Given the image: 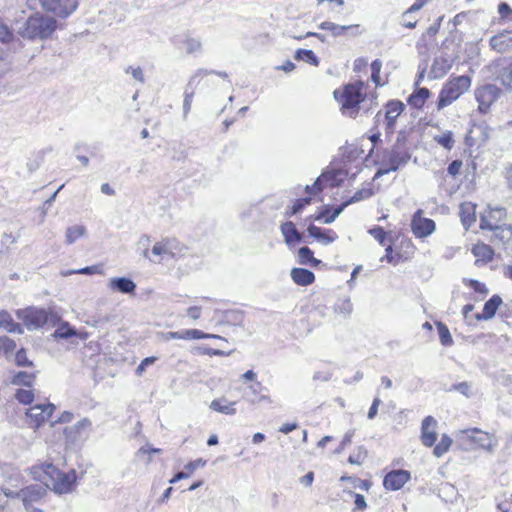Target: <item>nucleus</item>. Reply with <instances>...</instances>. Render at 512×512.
Segmentation results:
<instances>
[{
    "mask_svg": "<svg viewBox=\"0 0 512 512\" xmlns=\"http://www.w3.org/2000/svg\"><path fill=\"white\" fill-rule=\"evenodd\" d=\"M57 22L54 18L40 14L30 15L21 25L17 26V33L29 40L47 39L56 30Z\"/></svg>",
    "mask_w": 512,
    "mask_h": 512,
    "instance_id": "obj_1",
    "label": "nucleus"
},
{
    "mask_svg": "<svg viewBox=\"0 0 512 512\" xmlns=\"http://www.w3.org/2000/svg\"><path fill=\"white\" fill-rule=\"evenodd\" d=\"M364 82L357 81L344 86L342 91L335 90L333 95L341 103L343 114L351 118L358 114L359 104L364 101Z\"/></svg>",
    "mask_w": 512,
    "mask_h": 512,
    "instance_id": "obj_2",
    "label": "nucleus"
},
{
    "mask_svg": "<svg viewBox=\"0 0 512 512\" xmlns=\"http://www.w3.org/2000/svg\"><path fill=\"white\" fill-rule=\"evenodd\" d=\"M40 470H42L45 475L49 476L51 481L49 484L52 485L53 490L57 494H65L72 490L76 480L75 471L64 473L59 471L53 464H45L41 467H32L30 473L37 479L40 478Z\"/></svg>",
    "mask_w": 512,
    "mask_h": 512,
    "instance_id": "obj_3",
    "label": "nucleus"
},
{
    "mask_svg": "<svg viewBox=\"0 0 512 512\" xmlns=\"http://www.w3.org/2000/svg\"><path fill=\"white\" fill-rule=\"evenodd\" d=\"M16 316L23 321L29 331L38 330L46 324L56 326L60 321V318L54 312L37 307L18 309Z\"/></svg>",
    "mask_w": 512,
    "mask_h": 512,
    "instance_id": "obj_4",
    "label": "nucleus"
},
{
    "mask_svg": "<svg viewBox=\"0 0 512 512\" xmlns=\"http://www.w3.org/2000/svg\"><path fill=\"white\" fill-rule=\"evenodd\" d=\"M471 86V78L461 75L450 79L441 89L438 95L437 108L441 110L452 104Z\"/></svg>",
    "mask_w": 512,
    "mask_h": 512,
    "instance_id": "obj_5",
    "label": "nucleus"
},
{
    "mask_svg": "<svg viewBox=\"0 0 512 512\" xmlns=\"http://www.w3.org/2000/svg\"><path fill=\"white\" fill-rule=\"evenodd\" d=\"M50 487L49 483H36L26 486L20 490H13L8 487H3V494L8 498L20 499L23 506L31 505L39 502L46 494L47 488Z\"/></svg>",
    "mask_w": 512,
    "mask_h": 512,
    "instance_id": "obj_6",
    "label": "nucleus"
},
{
    "mask_svg": "<svg viewBox=\"0 0 512 512\" xmlns=\"http://www.w3.org/2000/svg\"><path fill=\"white\" fill-rule=\"evenodd\" d=\"M36 3L53 14L65 18L78 7V0H27L29 8L34 9Z\"/></svg>",
    "mask_w": 512,
    "mask_h": 512,
    "instance_id": "obj_7",
    "label": "nucleus"
},
{
    "mask_svg": "<svg viewBox=\"0 0 512 512\" xmlns=\"http://www.w3.org/2000/svg\"><path fill=\"white\" fill-rule=\"evenodd\" d=\"M410 160L408 152H401L398 149H392L383 159L382 167L375 173L374 179H377L390 172L397 171L400 167L406 165Z\"/></svg>",
    "mask_w": 512,
    "mask_h": 512,
    "instance_id": "obj_8",
    "label": "nucleus"
},
{
    "mask_svg": "<svg viewBox=\"0 0 512 512\" xmlns=\"http://www.w3.org/2000/svg\"><path fill=\"white\" fill-rule=\"evenodd\" d=\"M507 212L506 209L503 207H495L490 208L488 211H486L480 219V228L483 231H486L487 233L491 231H495L499 227L502 226V224H506Z\"/></svg>",
    "mask_w": 512,
    "mask_h": 512,
    "instance_id": "obj_9",
    "label": "nucleus"
},
{
    "mask_svg": "<svg viewBox=\"0 0 512 512\" xmlns=\"http://www.w3.org/2000/svg\"><path fill=\"white\" fill-rule=\"evenodd\" d=\"M423 211L418 209L411 219V230L417 238H426L436 230L435 222L422 216Z\"/></svg>",
    "mask_w": 512,
    "mask_h": 512,
    "instance_id": "obj_10",
    "label": "nucleus"
},
{
    "mask_svg": "<svg viewBox=\"0 0 512 512\" xmlns=\"http://www.w3.org/2000/svg\"><path fill=\"white\" fill-rule=\"evenodd\" d=\"M489 240L498 246H502L507 254H512V226L502 224L495 231L486 234Z\"/></svg>",
    "mask_w": 512,
    "mask_h": 512,
    "instance_id": "obj_11",
    "label": "nucleus"
},
{
    "mask_svg": "<svg viewBox=\"0 0 512 512\" xmlns=\"http://www.w3.org/2000/svg\"><path fill=\"white\" fill-rule=\"evenodd\" d=\"M475 97L478 102V109L481 113H486L491 104L496 100V87L485 85L475 91Z\"/></svg>",
    "mask_w": 512,
    "mask_h": 512,
    "instance_id": "obj_12",
    "label": "nucleus"
},
{
    "mask_svg": "<svg viewBox=\"0 0 512 512\" xmlns=\"http://www.w3.org/2000/svg\"><path fill=\"white\" fill-rule=\"evenodd\" d=\"M410 479V472L407 470L399 469L389 472L383 480V485L388 490L401 489Z\"/></svg>",
    "mask_w": 512,
    "mask_h": 512,
    "instance_id": "obj_13",
    "label": "nucleus"
},
{
    "mask_svg": "<svg viewBox=\"0 0 512 512\" xmlns=\"http://www.w3.org/2000/svg\"><path fill=\"white\" fill-rule=\"evenodd\" d=\"M55 409V406L51 403L47 404H36L31 406L26 415L34 421L36 427H38L41 423L47 421L52 416V413Z\"/></svg>",
    "mask_w": 512,
    "mask_h": 512,
    "instance_id": "obj_14",
    "label": "nucleus"
},
{
    "mask_svg": "<svg viewBox=\"0 0 512 512\" xmlns=\"http://www.w3.org/2000/svg\"><path fill=\"white\" fill-rule=\"evenodd\" d=\"M436 426H437V421L432 416H427L422 421L421 440H422V443L427 447L433 446L434 443L436 442V439H437Z\"/></svg>",
    "mask_w": 512,
    "mask_h": 512,
    "instance_id": "obj_15",
    "label": "nucleus"
},
{
    "mask_svg": "<svg viewBox=\"0 0 512 512\" xmlns=\"http://www.w3.org/2000/svg\"><path fill=\"white\" fill-rule=\"evenodd\" d=\"M489 45L497 53L512 51V31H503L494 35L490 38Z\"/></svg>",
    "mask_w": 512,
    "mask_h": 512,
    "instance_id": "obj_16",
    "label": "nucleus"
},
{
    "mask_svg": "<svg viewBox=\"0 0 512 512\" xmlns=\"http://www.w3.org/2000/svg\"><path fill=\"white\" fill-rule=\"evenodd\" d=\"M107 286L110 290L123 294H132L136 289V284L128 277H113Z\"/></svg>",
    "mask_w": 512,
    "mask_h": 512,
    "instance_id": "obj_17",
    "label": "nucleus"
},
{
    "mask_svg": "<svg viewBox=\"0 0 512 512\" xmlns=\"http://www.w3.org/2000/svg\"><path fill=\"white\" fill-rule=\"evenodd\" d=\"M405 105L401 101H389L386 105L385 119L387 128L391 131L395 127L397 118L401 115Z\"/></svg>",
    "mask_w": 512,
    "mask_h": 512,
    "instance_id": "obj_18",
    "label": "nucleus"
},
{
    "mask_svg": "<svg viewBox=\"0 0 512 512\" xmlns=\"http://www.w3.org/2000/svg\"><path fill=\"white\" fill-rule=\"evenodd\" d=\"M502 302V298L499 295H493L485 302L482 313L475 315L476 320L481 321L492 319Z\"/></svg>",
    "mask_w": 512,
    "mask_h": 512,
    "instance_id": "obj_19",
    "label": "nucleus"
},
{
    "mask_svg": "<svg viewBox=\"0 0 512 512\" xmlns=\"http://www.w3.org/2000/svg\"><path fill=\"white\" fill-rule=\"evenodd\" d=\"M453 66V60L448 56H438L434 59L431 73L434 78L445 76Z\"/></svg>",
    "mask_w": 512,
    "mask_h": 512,
    "instance_id": "obj_20",
    "label": "nucleus"
},
{
    "mask_svg": "<svg viewBox=\"0 0 512 512\" xmlns=\"http://www.w3.org/2000/svg\"><path fill=\"white\" fill-rule=\"evenodd\" d=\"M307 232L310 237L315 238L317 241L324 245H329L338 238V236L332 230H322L315 225H310L307 228Z\"/></svg>",
    "mask_w": 512,
    "mask_h": 512,
    "instance_id": "obj_21",
    "label": "nucleus"
},
{
    "mask_svg": "<svg viewBox=\"0 0 512 512\" xmlns=\"http://www.w3.org/2000/svg\"><path fill=\"white\" fill-rule=\"evenodd\" d=\"M292 280L300 286H307L314 282L315 275L312 271L305 268H293L291 270Z\"/></svg>",
    "mask_w": 512,
    "mask_h": 512,
    "instance_id": "obj_22",
    "label": "nucleus"
},
{
    "mask_svg": "<svg viewBox=\"0 0 512 512\" xmlns=\"http://www.w3.org/2000/svg\"><path fill=\"white\" fill-rule=\"evenodd\" d=\"M459 214L466 230L476 221L475 206L472 203L461 204Z\"/></svg>",
    "mask_w": 512,
    "mask_h": 512,
    "instance_id": "obj_23",
    "label": "nucleus"
},
{
    "mask_svg": "<svg viewBox=\"0 0 512 512\" xmlns=\"http://www.w3.org/2000/svg\"><path fill=\"white\" fill-rule=\"evenodd\" d=\"M281 232L284 236L285 242L291 244L293 242H301L302 235L297 231L292 222H285L281 225Z\"/></svg>",
    "mask_w": 512,
    "mask_h": 512,
    "instance_id": "obj_24",
    "label": "nucleus"
},
{
    "mask_svg": "<svg viewBox=\"0 0 512 512\" xmlns=\"http://www.w3.org/2000/svg\"><path fill=\"white\" fill-rule=\"evenodd\" d=\"M235 404V402H228L225 398H220L214 399L210 404V408L225 415H234L236 413Z\"/></svg>",
    "mask_w": 512,
    "mask_h": 512,
    "instance_id": "obj_25",
    "label": "nucleus"
},
{
    "mask_svg": "<svg viewBox=\"0 0 512 512\" xmlns=\"http://www.w3.org/2000/svg\"><path fill=\"white\" fill-rule=\"evenodd\" d=\"M430 96V91L427 88H419L408 98V103L415 107L421 108Z\"/></svg>",
    "mask_w": 512,
    "mask_h": 512,
    "instance_id": "obj_26",
    "label": "nucleus"
},
{
    "mask_svg": "<svg viewBox=\"0 0 512 512\" xmlns=\"http://www.w3.org/2000/svg\"><path fill=\"white\" fill-rule=\"evenodd\" d=\"M86 233L87 229L83 225H74L68 227L65 232V242L67 245H71L79 238L84 237Z\"/></svg>",
    "mask_w": 512,
    "mask_h": 512,
    "instance_id": "obj_27",
    "label": "nucleus"
},
{
    "mask_svg": "<svg viewBox=\"0 0 512 512\" xmlns=\"http://www.w3.org/2000/svg\"><path fill=\"white\" fill-rule=\"evenodd\" d=\"M299 263L302 265H310L317 267L321 264V260L314 257L313 251L308 247H301L298 250Z\"/></svg>",
    "mask_w": 512,
    "mask_h": 512,
    "instance_id": "obj_28",
    "label": "nucleus"
},
{
    "mask_svg": "<svg viewBox=\"0 0 512 512\" xmlns=\"http://www.w3.org/2000/svg\"><path fill=\"white\" fill-rule=\"evenodd\" d=\"M23 480L20 471L11 465L10 471L7 473L6 479L4 480V485L10 489L18 488L23 484Z\"/></svg>",
    "mask_w": 512,
    "mask_h": 512,
    "instance_id": "obj_29",
    "label": "nucleus"
},
{
    "mask_svg": "<svg viewBox=\"0 0 512 512\" xmlns=\"http://www.w3.org/2000/svg\"><path fill=\"white\" fill-rule=\"evenodd\" d=\"M294 58L296 60H301V61H304L306 63H309V64H311L313 66H318L319 65L318 57L310 49H298V50H296V52L294 54Z\"/></svg>",
    "mask_w": 512,
    "mask_h": 512,
    "instance_id": "obj_30",
    "label": "nucleus"
},
{
    "mask_svg": "<svg viewBox=\"0 0 512 512\" xmlns=\"http://www.w3.org/2000/svg\"><path fill=\"white\" fill-rule=\"evenodd\" d=\"M358 27V25H338L333 22L325 21L319 25L322 30H329L333 36H340L350 28Z\"/></svg>",
    "mask_w": 512,
    "mask_h": 512,
    "instance_id": "obj_31",
    "label": "nucleus"
},
{
    "mask_svg": "<svg viewBox=\"0 0 512 512\" xmlns=\"http://www.w3.org/2000/svg\"><path fill=\"white\" fill-rule=\"evenodd\" d=\"M473 254L476 257L481 258L485 261H490L493 259L494 252L489 245L486 244H477L472 249Z\"/></svg>",
    "mask_w": 512,
    "mask_h": 512,
    "instance_id": "obj_32",
    "label": "nucleus"
},
{
    "mask_svg": "<svg viewBox=\"0 0 512 512\" xmlns=\"http://www.w3.org/2000/svg\"><path fill=\"white\" fill-rule=\"evenodd\" d=\"M34 378H35L34 374H31V373H28V372H25V371H20V372H17L13 376L12 384H14V385H24V386L31 387L32 383L34 381Z\"/></svg>",
    "mask_w": 512,
    "mask_h": 512,
    "instance_id": "obj_33",
    "label": "nucleus"
},
{
    "mask_svg": "<svg viewBox=\"0 0 512 512\" xmlns=\"http://www.w3.org/2000/svg\"><path fill=\"white\" fill-rule=\"evenodd\" d=\"M334 179H328L327 176L325 174H322L321 176H319L316 181L314 182L313 185H307L305 187V190L306 192L308 193H317V192H320L323 190L324 188V183L325 182H331L330 185L333 186L334 185Z\"/></svg>",
    "mask_w": 512,
    "mask_h": 512,
    "instance_id": "obj_34",
    "label": "nucleus"
},
{
    "mask_svg": "<svg viewBox=\"0 0 512 512\" xmlns=\"http://www.w3.org/2000/svg\"><path fill=\"white\" fill-rule=\"evenodd\" d=\"M434 141L447 150H451L455 142L452 131H446L441 135L434 136Z\"/></svg>",
    "mask_w": 512,
    "mask_h": 512,
    "instance_id": "obj_35",
    "label": "nucleus"
},
{
    "mask_svg": "<svg viewBox=\"0 0 512 512\" xmlns=\"http://www.w3.org/2000/svg\"><path fill=\"white\" fill-rule=\"evenodd\" d=\"M76 335V330L67 322L62 323L52 334L54 338L67 339Z\"/></svg>",
    "mask_w": 512,
    "mask_h": 512,
    "instance_id": "obj_36",
    "label": "nucleus"
},
{
    "mask_svg": "<svg viewBox=\"0 0 512 512\" xmlns=\"http://www.w3.org/2000/svg\"><path fill=\"white\" fill-rule=\"evenodd\" d=\"M451 444L452 439L448 435L443 434L440 442L434 447L433 454L436 457H441L449 450Z\"/></svg>",
    "mask_w": 512,
    "mask_h": 512,
    "instance_id": "obj_37",
    "label": "nucleus"
},
{
    "mask_svg": "<svg viewBox=\"0 0 512 512\" xmlns=\"http://www.w3.org/2000/svg\"><path fill=\"white\" fill-rule=\"evenodd\" d=\"M437 328L441 344L444 346H451L453 344V339L448 327L442 322H438Z\"/></svg>",
    "mask_w": 512,
    "mask_h": 512,
    "instance_id": "obj_38",
    "label": "nucleus"
},
{
    "mask_svg": "<svg viewBox=\"0 0 512 512\" xmlns=\"http://www.w3.org/2000/svg\"><path fill=\"white\" fill-rule=\"evenodd\" d=\"M373 195V191L372 189L370 188H363L357 192L354 193V195L349 198L348 200H346L345 202H343L346 207L349 206L350 204H353V203H356V202H359V201H362V200H365V199H368L370 198L371 196Z\"/></svg>",
    "mask_w": 512,
    "mask_h": 512,
    "instance_id": "obj_39",
    "label": "nucleus"
},
{
    "mask_svg": "<svg viewBox=\"0 0 512 512\" xmlns=\"http://www.w3.org/2000/svg\"><path fill=\"white\" fill-rule=\"evenodd\" d=\"M346 208V205L342 203L340 206L334 209L333 213L328 215L327 211H324L323 213L319 214L315 220H321L323 219V222L325 224H331L335 221V219L343 212V210Z\"/></svg>",
    "mask_w": 512,
    "mask_h": 512,
    "instance_id": "obj_40",
    "label": "nucleus"
},
{
    "mask_svg": "<svg viewBox=\"0 0 512 512\" xmlns=\"http://www.w3.org/2000/svg\"><path fill=\"white\" fill-rule=\"evenodd\" d=\"M499 79L504 87L512 90V62L501 70Z\"/></svg>",
    "mask_w": 512,
    "mask_h": 512,
    "instance_id": "obj_41",
    "label": "nucleus"
},
{
    "mask_svg": "<svg viewBox=\"0 0 512 512\" xmlns=\"http://www.w3.org/2000/svg\"><path fill=\"white\" fill-rule=\"evenodd\" d=\"M184 337H185V340L205 339V338H221L218 335L206 334V333H204V332H202L201 330H198V329H187V330H185Z\"/></svg>",
    "mask_w": 512,
    "mask_h": 512,
    "instance_id": "obj_42",
    "label": "nucleus"
},
{
    "mask_svg": "<svg viewBox=\"0 0 512 512\" xmlns=\"http://www.w3.org/2000/svg\"><path fill=\"white\" fill-rule=\"evenodd\" d=\"M15 398L22 404H31L34 398L32 390L29 389H18Z\"/></svg>",
    "mask_w": 512,
    "mask_h": 512,
    "instance_id": "obj_43",
    "label": "nucleus"
},
{
    "mask_svg": "<svg viewBox=\"0 0 512 512\" xmlns=\"http://www.w3.org/2000/svg\"><path fill=\"white\" fill-rule=\"evenodd\" d=\"M15 363L17 366H20V367L33 366V362L28 359L26 350L24 348H21L16 352Z\"/></svg>",
    "mask_w": 512,
    "mask_h": 512,
    "instance_id": "obj_44",
    "label": "nucleus"
},
{
    "mask_svg": "<svg viewBox=\"0 0 512 512\" xmlns=\"http://www.w3.org/2000/svg\"><path fill=\"white\" fill-rule=\"evenodd\" d=\"M463 282L466 285H468L471 288H473L475 292H478V293L483 294V295H487L489 293V290L486 287V285L484 283L479 282L478 280H475V279H469V280L464 279Z\"/></svg>",
    "mask_w": 512,
    "mask_h": 512,
    "instance_id": "obj_45",
    "label": "nucleus"
},
{
    "mask_svg": "<svg viewBox=\"0 0 512 512\" xmlns=\"http://www.w3.org/2000/svg\"><path fill=\"white\" fill-rule=\"evenodd\" d=\"M369 234L374 237L375 240L379 242L380 245L384 246L386 243V232L385 230L380 226H375L371 229H369Z\"/></svg>",
    "mask_w": 512,
    "mask_h": 512,
    "instance_id": "obj_46",
    "label": "nucleus"
},
{
    "mask_svg": "<svg viewBox=\"0 0 512 512\" xmlns=\"http://www.w3.org/2000/svg\"><path fill=\"white\" fill-rule=\"evenodd\" d=\"M165 242H169V245H167L169 248H167V252L169 256H176L177 254L182 252V246L181 244L174 238H165Z\"/></svg>",
    "mask_w": 512,
    "mask_h": 512,
    "instance_id": "obj_47",
    "label": "nucleus"
},
{
    "mask_svg": "<svg viewBox=\"0 0 512 512\" xmlns=\"http://www.w3.org/2000/svg\"><path fill=\"white\" fill-rule=\"evenodd\" d=\"M14 35L10 28L0 19V42L7 43L13 39Z\"/></svg>",
    "mask_w": 512,
    "mask_h": 512,
    "instance_id": "obj_48",
    "label": "nucleus"
},
{
    "mask_svg": "<svg viewBox=\"0 0 512 512\" xmlns=\"http://www.w3.org/2000/svg\"><path fill=\"white\" fill-rule=\"evenodd\" d=\"M167 245H169V242H165V239H163L160 242H157L154 244L152 248V254L154 256H160L164 257L168 255L167 248H169Z\"/></svg>",
    "mask_w": 512,
    "mask_h": 512,
    "instance_id": "obj_49",
    "label": "nucleus"
},
{
    "mask_svg": "<svg viewBox=\"0 0 512 512\" xmlns=\"http://www.w3.org/2000/svg\"><path fill=\"white\" fill-rule=\"evenodd\" d=\"M382 68V62L380 59H375L371 64V79L376 85H380V72Z\"/></svg>",
    "mask_w": 512,
    "mask_h": 512,
    "instance_id": "obj_50",
    "label": "nucleus"
},
{
    "mask_svg": "<svg viewBox=\"0 0 512 512\" xmlns=\"http://www.w3.org/2000/svg\"><path fill=\"white\" fill-rule=\"evenodd\" d=\"M193 91H188V88L186 89L184 93V101H183V118L186 119L187 115L189 114L191 110V105L193 101Z\"/></svg>",
    "mask_w": 512,
    "mask_h": 512,
    "instance_id": "obj_51",
    "label": "nucleus"
},
{
    "mask_svg": "<svg viewBox=\"0 0 512 512\" xmlns=\"http://www.w3.org/2000/svg\"><path fill=\"white\" fill-rule=\"evenodd\" d=\"M450 390L458 391L467 398L471 396V385L466 381L452 385Z\"/></svg>",
    "mask_w": 512,
    "mask_h": 512,
    "instance_id": "obj_52",
    "label": "nucleus"
},
{
    "mask_svg": "<svg viewBox=\"0 0 512 512\" xmlns=\"http://www.w3.org/2000/svg\"><path fill=\"white\" fill-rule=\"evenodd\" d=\"M125 73L126 74H131L132 77L140 82V83H144V73H143V70L141 69V67L137 66V67H133V66H129L125 69Z\"/></svg>",
    "mask_w": 512,
    "mask_h": 512,
    "instance_id": "obj_53",
    "label": "nucleus"
},
{
    "mask_svg": "<svg viewBox=\"0 0 512 512\" xmlns=\"http://www.w3.org/2000/svg\"><path fill=\"white\" fill-rule=\"evenodd\" d=\"M100 272H101L100 267L97 265H93V266L84 267L79 270H70V271L66 272L64 275H70L73 273L91 275V274L100 273Z\"/></svg>",
    "mask_w": 512,
    "mask_h": 512,
    "instance_id": "obj_54",
    "label": "nucleus"
},
{
    "mask_svg": "<svg viewBox=\"0 0 512 512\" xmlns=\"http://www.w3.org/2000/svg\"><path fill=\"white\" fill-rule=\"evenodd\" d=\"M185 44L188 53H195L201 49V42L198 39L188 38Z\"/></svg>",
    "mask_w": 512,
    "mask_h": 512,
    "instance_id": "obj_55",
    "label": "nucleus"
},
{
    "mask_svg": "<svg viewBox=\"0 0 512 512\" xmlns=\"http://www.w3.org/2000/svg\"><path fill=\"white\" fill-rule=\"evenodd\" d=\"M92 422L88 418H83L78 421L71 430H75L78 434H81L83 430H87L91 427Z\"/></svg>",
    "mask_w": 512,
    "mask_h": 512,
    "instance_id": "obj_56",
    "label": "nucleus"
},
{
    "mask_svg": "<svg viewBox=\"0 0 512 512\" xmlns=\"http://www.w3.org/2000/svg\"><path fill=\"white\" fill-rule=\"evenodd\" d=\"M366 456H367L366 450H364L363 448H359L358 454L356 456L350 455L348 461L351 464L360 465V464H362V462L364 461Z\"/></svg>",
    "mask_w": 512,
    "mask_h": 512,
    "instance_id": "obj_57",
    "label": "nucleus"
},
{
    "mask_svg": "<svg viewBox=\"0 0 512 512\" xmlns=\"http://www.w3.org/2000/svg\"><path fill=\"white\" fill-rule=\"evenodd\" d=\"M156 360H157V358L155 356H150V357H146L145 359H143L141 361V363L138 365V367L136 368V374L141 375L145 371L146 367H148L149 365H152Z\"/></svg>",
    "mask_w": 512,
    "mask_h": 512,
    "instance_id": "obj_58",
    "label": "nucleus"
},
{
    "mask_svg": "<svg viewBox=\"0 0 512 512\" xmlns=\"http://www.w3.org/2000/svg\"><path fill=\"white\" fill-rule=\"evenodd\" d=\"M426 4V0H420L416 3H414L410 8H408L402 15V18L405 19V18H409L411 17V14L416 12V11H419L420 9L423 8V6Z\"/></svg>",
    "mask_w": 512,
    "mask_h": 512,
    "instance_id": "obj_59",
    "label": "nucleus"
},
{
    "mask_svg": "<svg viewBox=\"0 0 512 512\" xmlns=\"http://www.w3.org/2000/svg\"><path fill=\"white\" fill-rule=\"evenodd\" d=\"M15 347H16V343L14 340H12L8 337L0 338V348H2L6 353L13 351L15 349Z\"/></svg>",
    "mask_w": 512,
    "mask_h": 512,
    "instance_id": "obj_60",
    "label": "nucleus"
},
{
    "mask_svg": "<svg viewBox=\"0 0 512 512\" xmlns=\"http://www.w3.org/2000/svg\"><path fill=\"white\" fill-rule=\"evenodd\" d=\"M380 403H381L380 398L378 396H376L372 402L371 407L369 408V411L367 414L368 419H373L376 417Z\"/></svg>",
    "mask_w": 512,
    "mask_h": 512,
    "instance_id": "obj_61",
    "label": "nucleus"
},
{
    "mask_svg": "<svg viewBox=\"0 0 512 512\" xmlns=\"http://www.w3.org/2000/svg\"><path fill=\"white\" fill-rule=\"evenodd\" d=\"M461 167L462 162L460 160H454L448 165L447 172L451 176H456L459 173Z\"/></svg>",
    "mask_w": 512,
    "mask_h": 512,
    "instance_id": "obj_62",
    "label": "nucleus"
},
{
    "mask_svg": "<svg viewBox=\"0 0 512 512\" xmlns=\"http://www.w3.org/2000/svg\"><path fill=\"white\" fill-rule=\"evenodd\" d=\"M498 12L502 18H509L512 15L511 7L505 2H501L498 5Z\"/></svg>",
    "mask_w": 512,
    "mask_h": 512,
    "instance_id": "obj_63",
    "label": "nucleus"
},
{
    "mask_svg": "<svg viewBox=\"0 0 512 512\" xmlns=\"http://www.w3.org/2000/svg\"><path fill=\"white\" fill-rule=\"evenodd\" d=\"M354 498L355 509L364 510L367 507L365 497L362 494L354 493Z\"/></svg>",
    "mask_w": 512,
    "mask_h": 512,
    "instance_id": "obj_64",
    "label": "nucleus"
}]
</instances>
